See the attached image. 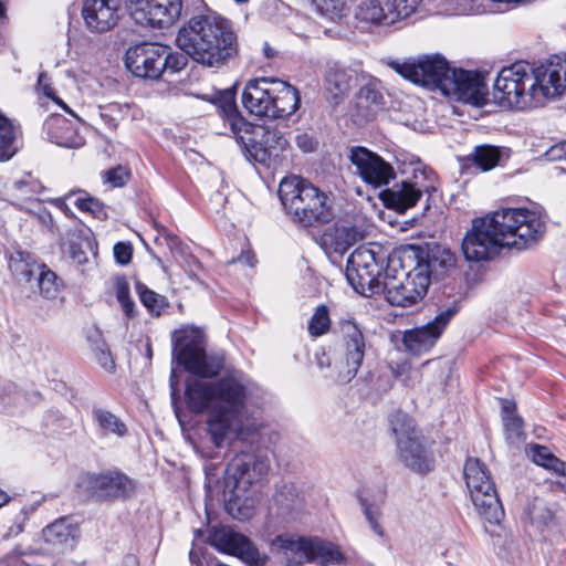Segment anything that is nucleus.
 <instances>
[{
    "mask_svg": "<svg viewBox=\"0 0 566 566\" xmlns=\"http://www.w3.org/2000/svg\"><path fill=\"white\" fill-rule=\"evenodd\" d=\"M219 112L224 123L229 126H234V128H241L245 132L247 129H250L254 136L261 137L266 151L270 153L269 155L271 163L275 161L280 154L285 150L287 140L277 129H270L264 126L254 125L248 122L241 115L235 103L234 93L232 91H226L222 94L220 98Z\"/></svg>",
    "mask_w": 566,
    "mask_h": 566,
    "instance_id": "4468645a",
    "label": "nucleus"
},
{
    "mask_svg": "<svg viewBox=\"0 0 566 566\" xmlns=\"http://www.w3.org/2000/svg\"><path fill=\"white\" fill-rule=\"evenodd\" d=\"M20 135V127L0 112V161H7L17 154Z\"/></svg>",
    "mask_w": 566,
    "mask_h": 566,
    "instance_id": "c9c22d12",
    "label": "nucleus"
},
{
    "mask_svg": "<svg viewBox=\"0 0 566 566\" xmlns=\"http://www.w3.org/2000/svg\"><path fill=\"white\" fill-rule=\"evenodd\" d=\"M132 19L143 27L167 28L180 15L181 0H126Z\"/></svg>",
    "mask_w": 566,
    "mask_h": 566,
    "instance_id": "f3484780",
    "label": "nucleus"
},
{
    "mask_svg": "<svg viewBox=\"0 0 566 566\" xmlns=\"http://www.w3.org/2000/svg\"><path fill=\"white\" fill-rule=\"evenodd\" d=\"M385 262L381 248L360 245L347 260L346 277L353 289L360 295L369 297L381 291L380 275Z\"/></svg>",
    "mask_w": 566,
    "mask_h": 566,
    "instance_id": "9d476101",
    "label": "nucleus"
},
{
    "mask_svg": "<svg viewBox=\"0 0 566 566\" xmlns=\"http://www.w3.org/2000/svg\"><path fill=\"white\" fill-rule=\"evenodd\" d=\"M38 266L31 262L29 253L17 251L10 255L9 269L19 281L30 282L39 271Z\"/></svg>",
    "mask_w": 566,
    "mask_h": 566,
    "instance_id": "58836bf2",
    "label": "nucleus"
},
{
    "mask_svg": "<svg viewBox=\"0 0 566 566\" xmlns=\"http://www.w3.org/2000/svg\"><path fill=\"white\" fill-rule=\"evenodd\" d=\"M390 426L398 449L399 459L406 467L418 473H427L433 469V458L422 442L413 420L402 411L390 417Z\"/></svg>",
    "mask_w": 566,
    "mask_h": 566,
    "instance_id": "f8f14e48",
    "label": "nucleus"
},
{
    "mask_svg": "<svg viewBox=\"0 0 566 566\" xmlns=\"http://www.w3.org/2000/svg\"><path fill=\"white\" fill-rule=\"evenodd\" d=\"M331 327V318L328 308L325 305H319L308 322V333L318 337L326 334Z\"/></svg>",
    "mask_w": 566,
    "mask_h": 566,
    "instance_id": "de8ad7c7",
    "label": "nucleus"
},
{
    "mask_svg": "<svg viewBox=\"0 0 566 566\" xmlns=\"http://www.w3.org/2000/svg\"><path fill=\"white\" fill-rule=\"evenodd\" d=\"M444 81L443 95L475 106L486 102L488 88L478 73L453 69L450 78Z\"/></svg>",
    "mask_w": 566,
    "mask_h": 566,
    "instance_id": "4be33fe9",
    "label": "nucleus"
},
{
    "mask_svg": "<svg viewBox=\"0 0 566 566\" xmlns=\"http://www.w3.org/2000/svg\"><path fill=\"white\" fill-rule=\"evenodd\" d=\"M538 106L546 101L559 97L566 92V54L553 55L534 67Z\"/></svg>",
    "mask_w": 566,
    "mask_h": 566,
    "instance_id": "412c9836",
    "label": "nucleus"
},
{
    "mask_svg": "<svg viewBox=\"0 0 566 566\" xmlns=\"http://www.w3.org/2000/svg\"><path fill=\"white\" fill-rule=\"evenodd\" d=\"M390 66L402 77L415 84L444 91V80L450 78L451 69L441 55H424L418 60L402 63L392 62Z\"/></svg>",
    "mask_w": 566,
    "mask_h": 566,
    "instance_id": "2eb2a0df",
    "label": "nucleus"
},
{
    "mask_svg": "<svg viewBox=\"0 0 566 566\" xmlns=\"http://www.w3.org/2000/svg\"><path fill=\"white\" fill-rule=\"evenodd\" d=\"M264 53L268 57H272L274 55V51L268 44L264 46Z\"/></svg>",
    "mask_w": 566,
    "mask_h": 566,
    "instance_id": "774afa93",
    "label": "nucleus"
},
{
    "mask_svg": "<svg viewBox=\"0 0 566 566\" xmlns=\"http://www.w3.org/2000/svg\"><path fill=\"white\" fill-rule=\"evenodd\" d=\"M514 408L515 405L513 402H506L503 406L505 412V416L503 417V422L510 436L518 438L522 433L523 421L518 416L514 415Z\"/></svg>",
    "mask_w": 566,
    "mask_h": 566,
    "instance_id": "3c124183",
    "label": "nucleus"
},
{
    "mask_svg": "<svg viewBox=\"0 0 566 566\" xmlns=\"http://www.w3.org/2000/svg\"><path fill=\"white\" fill-rule=\"evenodd\" d=\"M555 483L563 490L566 495V467L565 470L562 471L558 476H556Z\"/></svg>",
    "mask_w": 566,
    "mask_h": 566,
    "instance_id": "0e129e2a",
    "label": "nucleus"
},
{
    "mask_svg": "<svg viewBox=\"0 0 566 566\" xmlns=\"http://www.w3.org/2000/svg\"><path fill=\"white\" fill-rule=\"evenodd\" d=\"M84 483L99 499H114L129 495L135 490V483L127 475L108 471L99 474H88Z\"/></svg>",
    "mask_w": 566,
    "mask_h": 566,
    "instance_id": "cd10ccee",
    "label": "nucleus"
},
{
    "mask_svg": "<svg viewBox=\"0 0 566 566\" xmlns=\"http://www.w3.org/2000/svg\"><path fill=\"white\" fill-rule=\"evenodd\" d=\"M209 543L219 552L237 556L250 566L264 564L259 551L250 539L230 527L214 528L209 536Z\"/></svg>",
    "mask_w": 566,
    "mask_h": 566,
    "instance_id": "b1692460",
    "label": "nucleus"
},
{
    "mask_svg": "<svg viewBox=\"0 0 566 566\" xmlns=\"http://www.w3.org/2000/svg\"><path fill=\"white\" fill-rule=\"evenodd\" d=\"M239 262L248 266H254L256 263L255 255L251 251H243L237 260H232L231 263Z\"/></svg>",
    "mask_w": 566,
    "mask_h": 566,
    "instance_id": "bf43d9fd",
    "label": "nucleus"
},
{
    "mask_svg": "<svg viewBox=\"0 0 566 566\" xmlns=\"http://www.w3.org/2000/svg\"><path fill=\"white\" fill-rule=\"evenodd\" d=\"M10 501V496L0 489V509Z\"/></svg>",
    "mask_w": 566,
    "mask_h": 566,
    "instance_id": "69168bd1",
    "label": "nucleus"
},
{
    "mask_svg": "<svg viewBox=\"0 0 566 566\" xmlns=\"http://www.w3.org/2000/svg\"><path fill=\"white\" fill-rule=\"evenodd\" d=\"M71 114L72 119L63 115L54 114L48 117L44 128L51 142L66 148H78L85 144L84 136L80 133L81 119L69 107L64 109Z\"/></svg>",
    "mask_w": 566,
    "mask_h": 566,
    "instance_id": "a878e982",
    "label": "nucleus"
},
{
    "mask_svg": "<svg viewBox=\"0 0 566 566\" xmlns=\"http://www.w3.org/2000/svg\"><path fill=\"white\" fill-rule=\"evenodd\" d=\"M534 66L520 61L504 66L493 84V101L506 108L524 111L538 107Z\"/></svg>",
    "mask_w": 566,
    "mask_h": 566,
    "instance_id": "0eeeda50",
    "label": "nucleus"
},
{
    "mask_svg": "<svg viewBox=\"0 0 566 566\" xmlns=\"http://www.w3.org/2000/svg\"><path fill=\"white\" fill-rule=\"evenodd\" d=\"M42 535L45 543L53 547L72 549L78 536V528L70 518L62 517L44 527Z\"/></svg>",
    "mask_w": 566,
    "mask_h": 566,
    "instance_id": "2f4dec72",
    "label": "nucleus"
},
{
    "mask_svg": "<svg viewBox=\"0 0 566 566\" xmlns=\"http://www.w3.org/2000/svg\"><path fill=\"white\" fill-rule=\"evenodd\" d=\"M74 205L78 209L90 212L96 218H102L106 214L104 211V205L98 199L92 197L78 196L75 198Z\"/></svg>",
    "mask_w": 566,
    "mask_h": 566,
    "instance_id": "603ef678",
    "label": "nucleus"
},
{
    "mask_svg": "<svg viewBox=\"0 0 566 566\" xmlns=\"http://www.w3.org/2000/svg\"><path fill=\"white\" fill-rule=\"evenodd\" d=\"M349 160L355 167V172L375 188L388 185L395 178L392 166L365 147H353Z\"/></svg>",
    "mask_w": 566,
    "mask_h": 566,
    "instance_id": "5701e85b",
    "label": "nucleus"
},
{
    "mask_svg": "<svg viewBox=\"0 0 566 566\" xmlns=\"http://www.w3.org/2000/svg\"><path fill=\"white\" fill-rule=\"evenodd\" d=\"M546 231L538 211L527 208H503L472 220L462 240L468 261H489L501 249L527 250L536 245Z\"/></svg>",
    "mask_w": 566,
    "mask_h": 566,
    "instance_id": "f03ea898",
    "label": "nucleus"
},
{
    "mask_svg": "<svg viewBox=\"0 0 566 566\" xmlns=\"http://www.w3.org/2000/svg\"><path fill=\"white\" fill-rule=\"evenodd\" d=\"M521 521L543 532L555 525V511L544 499H528L523 506Z\"/></svg>",
    "mask_w": 566,
    "mask_h": 566,
    "instance_id": "7c9ffc66",
    "label": "nucleus"
},
{
    "mask_svg": "<svg viewBox=\"0 0 566 566\" xmlns=\"http://www.w3.org/2000/svg\"><path fill=\"white\" fill-rule=\"evenodd\" d=\"M429 281H441L457 272V256L443 245H434L427 252L426 259L415 266Z\"/></svg>",
    "mask_w": 566,
    "mask_h": 566,
    "instance_id": "c85d7f7f",
    "label": "nucleus"
},
{
    "mask_svg": "<svg viewBox=\"0 0 566 566\" xmlns=\"http://www.w3.org/2000/svg\"><path fill=\"white\" fill-rule=\"evenodd\" d=\"M297 144H298V146L304 151H312L313 150L312 140L306 135L298 136L297 137Z\"/></svg>",
    "mask_w": 566,
    "mask_h": 566,
    "instance_id": "e2e57ef3",
    "label": "nucleus"
},
{
    "mask_svg": "<svg viewBox=\"0 0 566 566\" xmlns=\"http://www.w3.org/2000/svg\"><path fill=\"white\" fill-rule=\"evenodd\" d=\"M298 91L291 84L271 77L250 80L242 93V104L260 118H286L300 106Z\"/></svg>",
    "mask_w": 566,
    "mask_h": 566,
    "instance_id": "423d86ee",
    "label": "nucleus"
},
{
    "mask_svg": "<svg viewBox=\"0 0 566 566\" xmlns=\"http://www.w3.org/2000/svg\"><path fill=\"white\" fill-rule=\"evenodd\" d=\"M437 190V176L432 169L417 166L411 176L397 182L384 192L387 207L400 212L417 205L423 193L429 196Z\"/></svg>",
    "mask_w": 566,
    "mask_h": 566,
    "instance_id": "ddd939ff",
    "label": "nucleus"
},
{
    "mask_svg": "<svg viewBox=\"0 0 566 566\" xmlns=\"http://www.w3.org/2000/svg\"><path fill=\"white\" fill-rule=\"evenodd\" d=\"M271 461L266 449L256 448L238 453L227 468L226 488L230 490L226 507L237 520L253 515L256 503L252 486L269 473Z\"/></svg>",
    "mask_w": 566,
    "mask_h": 566,
    "instance_id": "20e7f679",
    "label": "nucleus"
},
{
    "mask_svg": "<svg viewBox=\"0 0 566 566\" xmlns=\"http://www.w3.org/2000/svg\"><path fill=\"white\" fill-rule=\"evenodd\" d=\"M272 546L282 555H300L304 562L321 566L353 564L339 545L319 537L279 535Z\"/></svg>",
    "mask_w": 566,
    "mask_h": 566,
    "instance_id": "9b49d317",
    "label": "nucleus"
},
{
    "mask_svg": "<svg viewBox=\"0 0 566 566\" xmlns=\"http://www.w3.org/2000/svg\"><path fill=\"white\" fill-rule=\"evenodd\" d=\"M233 137L237 143L240 145L241 150L244 157L249 161L259 163L262 165L270 166V153L266 151L264 143L261 140V137L254 136L250 129H237L234 126H229Z\"/></svg>",
    "mask_w": 566,
    "mask_h": 566,
    "instance_id": "473e14b6",
    "label": "nucleus"
},
{
    "mask_svg": "<svg viewBox=\"0 0 566 566\" xmlns=\"http://www.w3.org/2000/svg\"><path fill=\"white\" fill-rule=\"evenodd\" d=\"M136 289L140 302L144 304V306L147 307L151 313L159 315L167 305L166 298L163 295H159L149 290L142 283H137Z\"/></svg>",
    "mask_w": 566,
    "mask_h": 566,
    "instance_id": "09e8293b",
    "label": "nucleus"
},
{
    "mask_svg": "<svg viewBox=\"0 0 566 566\" xmlns=\"http://www.w3.org/2000/svg\"><path fill=\"white\" fill-rule=\"evenodd\" d=\"M130 172L124 166H117L104 172V181L112 187H123L129 180Z\"/></svg>",
    "mask_w": 566,
    "mask_h": 566,
    "instance_id": "864d4df0",
    "label": "nucleus"
},
{
    "mask_svg": "<svg viewBox=\"0 0 566 566\" xmlns=\"http://www.w3.org/2000/svg\"><path fill=\"white\" fill-rule=\"evenodd\" d=\"M428 287L429 281L413 268L411 271L403 273L402 277L386 274L381 291L391 305L408 307L422 301Z\"/></svg>",
    "mask_w": 566,
    "mask_h": 566,
    "instance_id": "dca6fc26",
    "label": "nucleus"
},
{
    "mask_svg": "<svg viewBox=\"0 0 566 566\" xmlns=\"http://www.w3.org/2000/svg\"><path fill=\"white\" fill-rule=\"evenodd\" d=\"M167 59L164 63V73L175 74L181 71L187 64V57L179 53H172L170 48L166 46Z\"/></svg>",
    "mask_w": 566,
    "mask_h": 566,
    "instance_id": "5fc2aeb1",
    "label": "nucleus"
},
{
    "mask_svg": "<svg viewBox=\"0 0 566 566\" xmlns=\"http://www.w3.org/2000/svg\"><path fill=\"white\" fill-rule=\"evenodd\" d=\"M385 496V490L379 489L374 502H369V500L365 496H360L359 499L364 514L369 522L371 530L379 536L384 534L382 527L378 523V517L380 515V504L384 503Z\"/></svg>",
    "mask_w": 566,
    "mask_h": 566,
    "instance_id": "a19ab883",
    "label": "nucleus"
},
{
    "mask_svg": "<svg viewBox=\"0 0 566 566\" xmlns=\"http://www.w3.org/2000/svg\"><path fill=\"white\" fill-rule=\"evenodd\" d=\"M128 111L129 106L127 104L109 103L107 105L99 106V117L111 130H116Z\"/></svg>",
    "mask_w": 566,
    "mask_h": 566,
    "instance_id": "a18cd8bd",
    "label": "nucleus"
},
{
    "mask_svg": "<svg viewBox=\"0 0 566 566\" xmlns=\"http://www.w3.org/2000/svg\"><path fill=\"white\" fill-rule=\"evenodd\" d=\"M344 358L336 365L335 380L349 382L358 373L365 355V338L356 322L347 319L340 323Z\"/></svg>",
    "mask_w": 566,
    "mask_h": 566,
    "instance_id": "6ab92c4d",
    "label": "nucleus"
},
{
    "mask_svg": "<svg viewBox=\"0 0 566 566\" xmlns=\"http://www.w3.org/2000/svg\"><path fill=\"white\" fill-rule=\"evenodd\" d=\"M253 391L254 384L237 369L228 370L214 381L192 376L186 382V403L195 413L208 411V434L217 448H223L259 431L260 423L248 411Z\"/></svg>",
    "mask_w": 566,
    "mask_h": 566,
    "instance_id": "f257e3e1",
    "label": "nucleus"
},
{
    "mask_svg": "<svg viewBox=\"0 0 566 566\" xmlns=\"http://www.w3.org/2000/svg\"><path fill=\"white\" fill-rule=\"evenodd\" d=\"M38 85L42 90L43 94L54 101L57 105H60L63 109H67V105L59 98L54 90L51 87L49 83L48 75L45 73H40L38 78Z\"/></svg>",
    "mask_w": 566,
    "mask_h": 566,
    "instance_id": "4d7b16f0",
    "label": "nucleus"
},
{
    "mask_svg": "<svg viewBox=\"0 0 566 566\" xmlns=\"http://www.w3.org/2000/svg\"><path fill=\"white\" fill-rule=\"evenodd\" d=\"M454 314L455 310L447 308L440 312L427 325L406 331L403 334V345L407 350L413 355H420L432 348Z\"/></svg>",
    "mask_w": 566,
    "mask_h": 566,
    "instance_id": "393cba45",
    "label": "nucleus"
},
{
    "mask_svg": "<svg viewBox=\"0 0 566 566\" xmlns=\"http://www.w3.org/2000/svg\"><path fill=\"white\" fill-rule=\"evenodd\" d=\"M93 416L104 434L113 433L117 437L126 434L127 429L125 423L112 412L104 409H96Z\"/></svg>",
    "mask_w": 566,
    "mask_h": 566,
    "instance_id": "37998d69",
    "label": "nucleus"
},
{
    "mask_svg": "<svg viewBox=\"0 0 566 566\" xmlns=\"http://www.w3.org/2000/svg\"><path fill=\"white\" fill-rule=\"evenodd\" d=\"M317 364L321 368H324L325 366H329V359L325 354H322V357L318 358Z\"/></svg>",
    "mask_w": 566,
    "mask_h": 566,
    "instance_id": "338daca9",
    "label": "nucleus"
},
{
    "mask_svg": "<svg viewBox=\"0 0 566 566\" xmlns=\"http://www.w3.org/2000/svg\"><path fill=\"white\" fill-rule=\"evenodd\" d=\"M358 239V232L350 227L337 226L324 234L326 244L337 253L346 252Z\"/></svg>",
    "mask_w": 566,
    "mask_h": 566,
    "instance_id": "4c0bfd02",
    "label": "nucleus"
},
{
    "mask_svg": "<svg viewBox=\"0 0 566 566\" xmlns=\"http://www.w3.org/2000/svg\"><path fill=\"white\" fill-rule=\"evenodd\" d=\"M166 46L158 43H139L126 52L125 64L138 77L158 80L164 74Z\"/></svg>",
    "mask_w": 566,
    "mask_h": 566,
    "instance_id": "aec40b11",
    "label": "nucleus"
},
{
    "mask_svg": "<svg viewBox=\"0 0 566 566\" xmlns=\"http://www.w3.org/2000/svg\"><path fill=\"white\" fill-rule=\"evenodd\" d=\"M133 254V248L130 243L125 242H117L114 245V256L116 261L122 264L126 265L130 262Z\"/></svg>",
    "mask_w": 566,
    "mask_h": 566,
    "instance_id": "13d9d810",
    "label": "nucleus"
},
{
    "mask_svg": "<svg viewBox=\"0 0 566 566\" xmlns=\"http://www.w3.org/2000/svg\"><path fill=\"white\" fill-rule=\"evenodd\" d=\"M532 461L546 469L554 470L558 476L565 470L566 463L559 461L546 447L531 444L527 450Z\"/></svg>",
    "mask_w": 566,
    "mask_h": 566,
    "instance_id": "ea45409f",
    "label": "nucleus"
},
{
    "mask_svg": "<svg viewBox=\"0 0 566 566\" xmlns=\"http://www.w3.org/2000/svg\"><path fill=\"white\" fill-rule=\"evenodd\" d=\"M122 0H85L82 15L86 27L95 33L109 31L119 18Z\"/></svg>",
    "mask_w": 566,
    "mask_h": 566,
    "instance_id": "bb28decb",
    "label": "nucleus"
},
{
    "mask_svg": "<svg viewBox=\"0 0 566 566\" xmlns=\"http://www.w3.org/2000/svg\"><path fill=\"white\" fill-rule=\"evenodd\" d=\"M279 197L291 219L303 227H319L333 218L328 195L298 176L285 177Z\"/></svg>",
    "mask_w": 566,
    "mask_h": 566,
    "instance_id": "39448f33",
    "label": "nucleus"
},
{
    "mask_svg": "<svg viewBox=\"0 0 566 566\" xmlns=\"http://www.w3.org/2000/svg\"><path fill=\"white\" fill-rule=\"evenodd\" d=\"M423 0H363L356 18L371 23L394 24L415 13Z\"/></svg>",
    "mask_w": 566,
    "mask_h": 566,
    "instance_id": "a211bd4d",
    "label": "nucleus"
},
{
    "mask_svg": "<svg viewBox=\"0 0 566 566\" xmlns=\"http://www.w3.org/2000/svg\"><path fill=\"white\" fill-rule=\"evenodd\" d=\"M174 357L195 376L212 378L223 368V357L219 355H207L205 340L201 333L196 328H182L172 335Z\"/></svg>",
    "mask_w": 566,
    "mask_h": 566,
    "instance_id": "1a4fd4ad",
    "label": "nucleus"
},
{
    "mask_svg": "<svg viewBox=\"0 0 566 566\" xmlns=\"http://www.w3.org/2000/svg\"><path fill=\"white\" fill-rule=\"evenodd\" d=\"M277 513L282 516H291L303 509L304 499L293 483H283L273 497Z\"/></svg>",
    "mask_w": 566,
    "mask_h": 566,
    "instance_id": "f704fd0d",
    "label": "nucleus"
},
{
    "mask_svg": "<svg viewBox=\"0 0 566 566\" xmlns=\"http://www.w3.org/2000/svg\"><path fill=\"white\" fill-rule=\"evenodd\" d=\"M176 42L192 60L210 67L223 65L237 53V36L229 21L217 14L191 18Z\"/></svg>",
    "mask_w": 566,
    "mask_h": 566,
    "instance_id": "7ed1b4c3",
    "label": "nucleus"
},
{
    "mask_svg": "<svg viewBox=\"0 0 566 566\" xmlns=\"http://www.w3.org/2000/svg\"><path fill=\"white\" fill-rule=\"evenodd\" d=\"M116 298L119 302L125 315L130 318L135 316V303L129 295V284L125 276H118L115 281Z\"/></svg>",
    "mask_w": 566,
    "mask_h": 566,
    "instance_id": "8fccbe9b",
    "label": "nucleus"
},
{
    "mask_svg": "<svg viewBox=\"0 0 566 566\" xmlns=\"http://www.w3.org/2000/svg\"><path fill=\"white\" fill-rule=\"evenodd\" d=\"M169 382H170V389H171V400L175 403L176 399H177L178 390H179L178 389L179 380H178L177 374L174 369L171 370Z\"/></svg>",
    "mask_w": 566,
    "mask_h": 566,
    "instance_id": "052dcab7",
    "label": "nucleus"
},
{
    "mask_svg": "<svg viewBox=\"0 0 566 566\" xmlns=\"http://www.w3.org/2000/svg\"><path fill=\"white\" fill-rule=\"evenodd\" d=\"M354 84L355 76L349 70L337 65L328 67L324 80L327 101L334 106L339 105L348 95Z\"/></svg>",
    "mask_w": 566,
    "mask_h": 566,
    "instance_id": "c756f323",
    "label": "nucleus"
},
{
    "mask_svg": "<svg viewBox=\"0 0 566 566\" xmlns=\"http://www.w3.org/2000/svg\"><path fill=\"white\" fill-rule=\"evenodd\" d=\"M357 115L365 120L373 119L384 107V95L377 84L368 83L359 88L356 94Z\"/></svg>",
    "mask_w": 566,
    "mask_h": 566,
    "instance_id": "72a5a7b5",
    "label": "nucleus"
},
{
    "mask_svg": "<svg viewBox=\"0 0 566 566\" xmlns=\"http://www.w3.org/2000/svg\"><path fill=\"white\" fill-rule=\"evenodd\" d=\"M38 191V182L30 175L19 180H14L8 186V192L17 200H28L33 198Z\"/></svg>",
    "mask_w": 566,
    "mask_h": 566,
    "instance_id": "49530a36",
    "label": "nucleus"
},
{
    "mask_svg": "<svg viewBox=\"0 0 566 566\" xmlns=\"http://www.w3.org/2000/svg\"><path fill=\"white\" fill-rule=\"evenodd\" d=\"M36 277L40 293L45 298H54L57 295L60 283L56 274L49 270L45 265L38 266Z\"/></svg>",
    "mask_w": 566,
    "mask_h": 566,
    "instance_id": "c03bdc74",
    "label": "nucleus"
},
{
    "mask_svg": "<svg viewBox=\"0 0 566 566\" xmlns=\"http://www.w3.org/2000/svg\"><path fill=\"white\" fill-rule=\"evenodd\" d=\"M463 474L471 501L480 516L491 524H499L504 510L486 465L478 458H469Z\"/></svg>",
    "mask_w": 566,
    "mask_h": 566,
    "instance_id": "6e6552de",
    "label": "nucleus"
},
{
    "mask_svg": "<svg viewBox=\"0 0 566 566\" xmlns=\"http://www.w3.org/2000/svg\"><path fill=\"white\" fill-rule=\"evenodd\" d=\"M285 559V566H304L303 558L300 555H283Z\"/></svg>",
    "mask_w": 566,
    "mask_h": 566,
    "instance_id": "680f3d73",
    "label": "nucleus"
},
{
    "mask_svg": "<svg viewBox=\"0 0 566 566\" xmlns=\"http://www.w3.org/2000/svg\"><path fill=\"white\" fill-rule=\"evenodd\" d=\"M509 158V151L493 145L475 146L469 159L482 171H489Z\"/></svg>",
    "mask_w": 566,
    "mask_h": 566,
    "instance_id": "e433bc0d",
    "label": "nucleus"
},
{
    "mask_svg": "<svg viewBox=\"0 0 566 566\" xmlns=\"http://www.w3.org/2000/svg\"><path fill=\"white\" fill-rule=\"evenodd\" d=\"M96 363L106 371L112 373L115 369V361L111 352L102 344L94 348Z\"/></svg>",
    "mask_w": 566,
    "mask_h": 566,
    "instance_id": "6e6d98bb",
    "label": "nucleus"
},
{
    "mask_svg": "<svg viewBox=\"0 0 566 566\" xmlns=\"http://www.w3.org/2000/svg\"><path fill=\"white\" fill-rule=\"evenodd\" d=\"M317 13L331 20H340L348 13L345 0H308Z\"/></svg>",
    "mask_w": 566,
    "mask_h": 566,
    "instance_id": "79ce46f5",
    "label": "nucleus"
}]
</instances>
